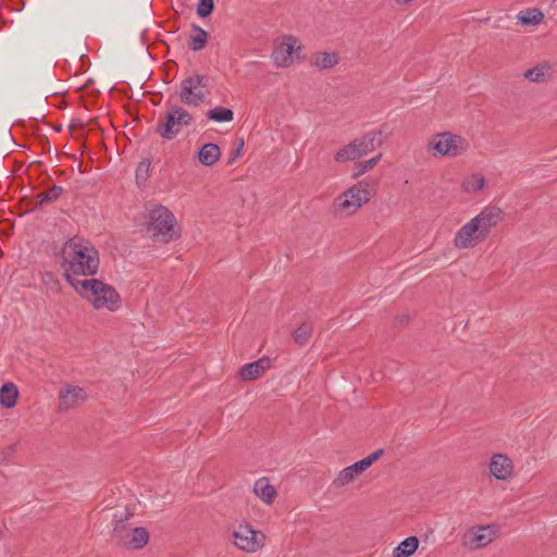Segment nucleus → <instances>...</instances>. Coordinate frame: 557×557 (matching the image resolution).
<instances>
[{"label":"nucleus","instance_id":"nucleus-1","mask_svg":"<svg viewBox=\"0 0 557 557\" xmlns=\"http://www.w3.org/2000/svg\"><path fill=\"white\" fill-rule=\"evenodd\" d=\"M62 269L64 277L70 281H82L76 276H94L100 265L99 252L87 240L73 237L62 248Z\"/></svg>","mask_w":557,"mask_h":557},{"label":"nucleus","instance_id":"nucleus-2","mask_svg":"<svg viewBox=\"0 0 557 557\" xmlns=\"http://www.w3.org/2000/svg\"><path fill=\"white\" fill-rule=\"evenodd\" d=\"M503 218L496 206L484 207L476 215L460 226L454 235L453 245L458 250L472 249L485 242Z\"/></svg>","mask_w":557,"mask_h":557},{"label":"nucleus","instance_id":"nucleus-3","mask_svg":"<svg viewBox=\"0 0 557 557\" xmlns=\"http://www.w3.org/2000/svg\"><path fill=\"white\" fill-rule=\"evenodd\" d=\"M70 285L97 311L116 312L121 308L122 299L117 290L101 280L70 281Z\"/></svg>","mask_w":557,"mask_h":557},{"label":"nucleus","instance_id":"nucleus-4","mask_svg":"<svg viewBox=\"0 0 557 557\" xmlns=\"http://www.w3.org/2000/svg\"><path fill=\"white\" fill-rule=\"evenodd\" d=\"M373 195L371 182L367 178L360 180L333 199V213L338 216H351L366 206Z\"/></svg>","mask_w":557,"mask_h":557},{"label":"nucleus","instance_id":"nucleus-5","mask_svg":"<svg viewBox=\"0 0 557 557\" xmlns=\"http://www.w3.org/2000/svg\"><path fill=\"white\" fill-rule=\"evenodd\" d=\"M470 149L469 140L450 131L438 132L431 135L426 141L425 150L432 158H459Z\"/></svg>","mask_w":557,"mask_h":557},{"label":"nucleus","instance_id":"nucleus-6","mask_svg":"<svg viewBox=\"0 0 557 557\" xmlns=\"http://www.w3.org/2000/svg\"><path fill=\"white\" fill-rule=\"evenodd\" d=\"M147 232L157 242L170 243L180 237L175 215L164 206L154 205L147 210Z\"/></svg>","mask_w":557,"mask_h":557},{"label":"nucleus","instance_id":"nucleus-7","mask_svg":"<svg viewBox=\"0 0 557 557\" xmlns=\"http://www.w3.org/2000/svg\"><path fill=\"white\" fill-rule=\"evenodd\" d=\"M383 144L382 132L372 131L341 147L333 156L338 164L355 162L374 151Z\"/></svg>","mask_w":557,"mask_h":557},{"label":"nucleus","instance_id":"nucleus-8","mask_svg":"<svg viewBox=\"0 0 557 557\" xmlns=\"http://www.w3.org/2000/svg\"><path fill=\"white\" fill-rule=\"evenodd\" d=\"M267 535L247 521L235 523L231 530V543L242 553L256 554L267 545Z\"/></svg>","mask_w":557,"mask_h":557},{"label":"nucleus","instance_id":"nucleus-9","mask_svg":"<svg viewBox=\"0 0 557 557\" xmlns=\"http://www.w3.org/2000/svg\"><path fill=\"white\" fill-rule=\"evenodd\" d=\"M193 122V115L184 108L173 104L157 125V133L164 139H173L185 126Z\"/></svg>","mask_w":557,"mask_h":557},{"label":"nucleus","instance_id":"nucleus-10","mask_svg":"<svg viewBox=\"0 0 557 557\" xmlns=\"http://www.w3.org/2000/svg\"><path fill=\"white\" fill-rule=\"evenodd\" d=\"M301 51L299 38L282 35L275 40L272 58L277 67H289L300 59Z\"/></svg>","mask_w":557,"mask_h":557},{"label":"nucleus","instance_id":"nucleus-11","mask_svg":"<svg viewBox=\"0 0 557 557\" xmlns=\"http://www.w3.org/2000/svg\"><path fill=\"white\" fill-rule=\"evenodd\" d=\"M209 95L203 76L194 74L184 78L178 90L180 100L188 107H198Z\"/></svg>","mask_w":557,"mask_h":557},{"label":"nucleus","instance_id":"nucleus-12","mask_svg":"<svg viewBox=\"0 0 557 557\" xmlns=\"http://www.w3.org/2000/svg\"><path fill=\"white\" fill-rule=\"evenodd\" d=\"M498 532L496 524L473 525L462 534V545L470 550L484 548L495 541Z\"/></svg>","mask_w":557,"mask_h":557},{"label":"nucleus","instance_id":"nucleus-13","mask_svg":"<svg viewBox=\"0 0 557 557\" xmlns=\"http://www.w3.org/2000/svg\"><path fill=\"white\" fill-rule=\"evenodd\" d=\"M382 455L383 449H377L370 454L369 456H367L366 458L344 468L337 473V475L333 480V486L336 488H342L350 484L367 469H369Z\"/></svg>","mask_w":557,"mask_h":557},{"label":"nucleus","instance_id":"nucleus-14","mask_svg":"<svg viewBox=\"0 0 557 557\" xmlns=\"http://www.w3.org/2000/svg\"><path fill=\"white\" fill-rule=\"evenodd\" d=\"M87 400L88 393L85 388L74 384H66L59 391L58 410L65 412L82 406Z\"/></svg>","mask_w":557,"mask_h":557},{"label":"nucleus","instance_id":"nucleus-15","mask_svg":"<svg viewBox=\"0 0 557 557\" xmlns=\"http://www.w3.org/2000/svg\"><path fill=\"white\" fill-rule=\"evenodd\" d=\"M513 469V462L507 455L500 453L492 455L488 463V470L494 479L498 481H507L512 476Z\"/></svg>","mask_w":557,"mask_h":557},{"label":"nucleus","instance_id":"nucleus-16","mask_svg":"<svg viewBox=\"0 0 557 557\" xmlns=\"http://www.w3.org/2000/svg\"><path fill=\"white\" fill-rule=\"evenodd\" d=\"M554 65L548 61H543L528 69L523 73V77L535 84L547 83L554 77Z\"/></svg>","mask_w":557,"mask_h":557},{"label":"nucleus","instance_id":"nucleus-17","mask_svg":"<svg viewBox=\"0 0 557 557\" xmlns=\"http://www.w3.org/2000/svg\"><path fill=\"white\" fill-rule=\"evenodd\" d=\"M339 62L337 52L334 51H317L309 59L310 66L319 71L330 70Z\"/></svg>","mask_w":557,"mask_h":557},{"label":"nucleus","instance_id":"nucleus-18","mask_svg":"<svg viewBox=\"0 0 557 557\" xmlns=\"http://www.w3.org/2000/svg\"><path fill=\"white\" fill-rule=\"evenodd\" d=\"M269 367V358H260L242 367L239 376L244 381H252L261 376Z\"/></svg>","mask_w":557,"mask_h":557},{"label":"nucleus","instance_id":"nucleus-19","mask_svg":"<svg viewBox=\"0 0 557 557\" xmlns=\"http://www.w3.org/2000/svg\"><path fill=\"white\" fill-rule=\"evenodd\" d=\"M253 493L267 505L273 504L277 496L276 488L270 483L268 478H260L255 482Z\"/></svg>","mask_w":557,"mask_h":557},{"label":"nucleus","instance_id":"nucleus-20","mask_svg":"<svg viewBox=\"0 0 557 557\" xmlns=\"http://www.w3.org/2000/svg\"><path fill=\"white\" fill-rule=\"evenodd\" d=\"M485 186L486 180L480 172H474L467 175L461 183V189L469 195H475L482 191Z\"/></svg>","mask_w":557,"mask_h":557},{"label":"nucleus","instance_id":"nucleus-21","mask_svg":"<svg viewBox=\"0 0 557 557\" xmlns=\"http://www.w3.org/2000/svg\"><path fill=\"white\" fill-rule=\"evenodd\" d=\"M545 20V14L537 8H529L517 14V21L523 26H537Z\"/></svg>","mask_w":557,"mask_h":557},{"label":"nucleus","instance_id":"nucleus-22","mask_svg":"<svg viewBox=\"0 0 557 557\" xmlns=\"http://www.w3.org/2000/svg\"><path fill=\"white\" fill-rule=\"evenodd\" d=\"M220 158V147L212 143L205 144L198 152V160L205 166H212Z\"/></svg>","mask_w":557,"mask_h":557},{"label":"nucleus","instance_id":"nucleus-23","mask_svg":"<svg viewBox=\"0 0 557 557\" xmlns=\"http://www.w3.org/2000/svg\"><path fill=\"white\" fill-rule=\"evenodd\" d=\"M128 541L125 542L126 546L132 549H141L149 542V532L143 527L134 528L128 534Z\"/></svg>","mask_w":557,"mask_h":557},{"label":"nucleus","instance_id":"nucleus-24","mask_svg":"<svg viewBox=\"0 0 557 557\" xmlns=\"http://www.w3.org/2000/svg\"><path fill=\"white\" fill-rule=\"evenodd\" d=\"M419 547V540L417 536H409L401 541L394 549L393 557H410Z\"/></svg>","mask_w":557,"mask_h":557},{"label":"nucleus","instance_id":"nucleus-25","mask_svg":"<svg viewBox=\"0 0 557 557\" xmlns=\"http://www.w3.org/2000/svg\"><path fill=\"white\" fill-rule=\"evenodd\" d=\"M18 397L17 387L13 383H5L0 389V404L2 407L10 409L16 405Z\"/></svg>","mask_w":557,"mask_h":557},{"label":"nucleus","instance_id":"nucleus-26","mask_svg":"<svg viewBox=\"0 0 557 557\" xmlns=\"http://www.w3.org/2000/svg\"><path fill=\"white\" fill-rule=\"evenodd\" d=\"M382 153L376 154L375 157L368 159L366 161H358L354 165V170L351 172V178H358L366 173L370 172L382 159Z\"/></svg>","mask_w":557,"mask_h":557},{"label":"nucleus","instance_id":"nucleus-27","mask_svg":"<svg viewBox=\"0 0 557 557\" xmlns=\"http://www.w3.org/2000/svg\"><path fill=\"white\" fill-rule=\"evenodd\" d=\"M207 117L219 123L231 122L234 119V113L231 109L215 107L207 112Z\"/></svg>","mask_w":557,"mask_h":557},{"label":"nucleus","instance_id":"nucleus-28","mask_svg":"<svg viewBox=\"0 0 557 557\" xmlns=\"http://www.w3.org/2000/svg\"><path fill=\"white\" fill-rule=\"evenodd\" d=\"M313 331V326L309 322H304L293 333V338L296 344L304 346L308 343Z\"/></svg>","mask_w":557,"mask_h":557},{"label":"nucleus","instance_id":"nucleus-29","mask_svg":"<svg viewBox=\"0 0 557 557\" xmlns=\"http://www.w3.org/2000/svg\"><path fill=\"white\" fill-rule=\"evenodd\" d=\"M207 37L208 35L203 29L197 28L196 34L190 38L189 48L194 51L201 50L207 42Z\"/></svg>","mask_w":557,"mask_h":557},{"label":"nucleus","instance_id":"nucleus-30","mask_svg":"<svg viewBox=\"0 0 557 557\" xmlns=\"http://www.w3.org/2000/svg\"><path fill=\"white\" fill-rule=\"evenodd\" d=\"M63 191V188L60 186H53L52 188L41 193L38 197L40 198V203L52 202L57 200Z\"/></svg>","mask_w":557,"mask_h":557},{"label":"nucleus","instance_id":"nucleus-31","mask_svg":"<svg viewBox=\"0 0 557 557\" xmlns=\"http://www.w3.org/2000/svg\"><path fill=\"white\" fill-rule=\"evenodd\" d=\"M213 0H199L197 13L200 17H207L212 13Z\"/></svg>","mask_w":557,"mask_h":557},{"label":"nucleus","instance_id":"nucleus-32","mask_svg":"<svg viewBox=\"0 0 557 557\" xmlns=\"http://www.w3.org/2000/svg\"><path fill=\"white\" fill-rule=\"evenodd\" d=\"M15 448L14 446H9L0 450V465L8 463L13 455H14Z\"/></svg>","mask_w":557,"mask_h":557},{"label":"nucleus","instance_id":"nucleus-33","mask_svg":"<svg viewBox=\"0 0 557 557\" xmlns=\"http://www.w3.org/2000/svg\"><path fill=\"white\" fill-rule=\"evenodd\" d=\"M244 146H245V141H244V138H239L237 140V146L236 148L234 149V151L232 152L231 154V158L228 160V163H232L234 162L236 159L240 158L242 154H243V151H244Z\"/></svg>","mask_w":557,"mask_h":557},{"label":"nucleus","instance_id":"nucleus-34","mask_svg":"<svg viewBox=\"0 0 557 557\" xmlns=\"http://www.w3.org/2000/svg\"><path fill=\"white\" fill-rule=\"evenodd\" d=\"M148 170H149V164L148 163H146V162L139 163V165H138V168L136 170V178H137V181H139V180L146 181Z\"/></svg>","mask_w":557,"mask_h":557},{"label":"nucleus","instance_id":"nucleus-35","mask_svg":"<svg viewBox=\"0 0 557 557\" xmlns=\"http://www.w3.org/2000/svg\"><path fill=\"white\" fill-rule=\"evenodd\" d=\"M113 532H114L115 537H117L120 540L123 539L122 530L119 524L114 527Z\"/></svg>","mask_w":557,"mask_h":557},{"label":"nucleus","instance_id":"nucleus-36","mask_svg":"<svg viewBox=\"0 0 557 557\" xmlns=\"http://www.w3.org/2000/svg\"><path fill=\"white\" fill-rule=\"evenodd\" d=\"M394 1H395L397 4L403 5V4H408V3L412 2L413 0H394Z\"/></svg>","mask_w":557,"mask_h":557}]
</instances>
